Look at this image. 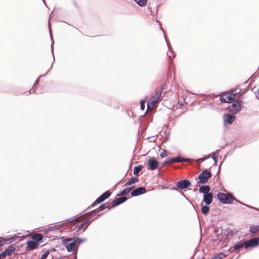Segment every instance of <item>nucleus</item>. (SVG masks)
<instances>
[{"instance_id": "1", "label": "nucleus", "mask_w": 259, "mask_h": 259, "mask_svg": "<svg viewBox=\"0 0 259 259\" xmlns=\"http://www.w3.org/2000/svg\"><path fill=\"white\" fill-rule=\"evenodd\" d=\"M82 241L79 239L73 240L71 238L65 239L63 240V242L65 246L68 251H72L75 249L76 244L77 243H80Z\"/></svg>"}, {"instance_id": "2", "label": "nucleus", "mask_w": 259, "mask_h": 259, "mask_svg": "<svg viewBox=\"0 0 259 259\" xmlns=\"http://www.w3.org/2000/svg\"><path fill=\"white\" fill-rule=\"evenodd\" d=\"M160 95L161 94L157 92L153 97H152L150 101L147 104L148 111H151L157 106V103L160 99Z\"/></svg>"}, {"instance_id": "3", "label": "nucleus", "mask_w": 259, "mask_h": 259, "mask_svg": "<svg viewBox=\"0 0 259 259\" xmlns=\"http://www.w3.org/2000/svg\"><path fill=\"white\" fill-rule=\"evenodd\" d=\"M218 198L220 202L226 204L232 203L234 199L231 195L223 193H219L218 194Z\"/></svg>"}, {"instance_id": "4", "label": "nucleus", "mask_w": 259, "mask_h": 259, "mask_svg": "<svg viewBox=\"0 0 259 259\" xmlns=\"http://www.w3.org/2000/svg\"><path fill=\"white\" fill-rule=\"evenodd\" d=\"M235 93L233 91L228 92L223 94L221 98V100L224 102L230 103L235 98Z\"/></svg>"}, {"instance_id": "5", "label": "nucleus", "mask_w": 259, "mask_h": 259, "mask_svg": "<svg viewBox=\"0 0 259 259\" xmlns=\"http://www.w3.org/2000/svg\"><path fill=\"white\" fill-rule=\"evenodd\" d=\"M211 174L210 171L205 170L203 171L199 176V182L201 183H205L207 182L208 178H210Z\"/></svg>"}, {"instance_id": "6", "label": "nucleus", "mask_w": 259, "mask_h": 259, "mask_svg": "<svg viewBox=\"0 0 259 259\" xmlns=\"http://www.w3.org/2000/svg\"><path fill=\"white\" fill-rule=\"evenodd\" d=\"M147 165L149 169L154 170L158 167L159 162L155 158L151 157L147 161Z\"/></svg>"}, {"instance_id": "7", "label": "nucleus", "mask_w": 259, "mask_h": 259, "mask_svg": "<svg viewBox=\"0 0 259 259\" xmlns=\"http://www.w3.org/2000/svg\"><path fill=\"white\" fill-rule=\"evenodd\" d=\"M229 110L233 114L237 113L241 110V103L238 101L235 102L231 106L229 107Z\"/></svg>"}, {"instance_id": "8", "label": "nucleus", "mask_w": 259, "mask_h": 259, "mask_svg": "<svg viewBox=\"0 0 259 259\" xmlns=\"http://www.w3.org/2000/svg\"><path fill=\"white\" fill-rule=\"evenodd\" d=\"M224 122L225 125L231 124L235 120V117L231 114H224L223 116Z\"/></svg>"}, {"instance_id": "9", "label": "nucleus", "mask_w": 259, "mask_h": 259, "mask_svg": "<svg viewBox=\"0 0 259 259\" xmlns=\"http://www.w3.org/2000/svg\"><path fill=\"white\" fill-rule=\"evenodd\" d=\"M259 244V239L257 238H253L245 242V247L247 248L250 247H253Z\"/></svg>"}, {"instance_id": "10", "label": "nucleus", "mask_w": 259, "mask_h": 259, "mask_svg": "<svg viewBox=\"0 0 259 259\" xmlns=\"http://www.w3.org/2000/svg\"><path fill=\"white\" fill-rule=\"evenodd\" d=\"M190 184L191 183L189 181L184 180L179 181L177 183V186L180 189H185L188 188L190 186Z\"/></svg>"}, {"instance_id": "11", "label": "nucleus", "mask_w": 259, "mask_h": 259, "mask_svg": "<svg viewBox=\"0 0 259 259\" xmlns=\"http://www.w3.org/2000/svg\"><path fill=\"white\" fill-rule=\"evenodd\" d=\"M146 192V189L144 187L138 188L132 192V196H138Z\"/></svg>"}, {"instance_id": "12", "label": "nucleus", "mask_w": 259, "mask_h": 259, "mask_svg": "<svg viewBox=\"0 0 259 259\" xmlns=\"http://www.w3.org/2000/svg\"><path fill=\"white\" fill-rule=\"evenodd\" d=\"M110 195V193L107 191L100 196L95 201V203H99L103 201L104 200L108 198Z\"/></svg>"}, {"instance_id": "13", "label": "nucleus", "mask_w": 259, "mask_h": 259, "mask_svg": "<svg viewBox=\"0 0 259 259\" xmlns=\"http://www.w3.org/2000/svg\"><path fill=\"white\" fill-rule=\"evenodd\" d=\"M39 245L38 242L34 240L29 241L27 242V248L29 250H32L38 247Z\"/></svg>"}, {"instance_id": "14", "label": "nucleus", "mask_w": 259, "mask_h": 259, "mask_svg": "<svg viewBox=\"0 0 259 259\" xmlns=\"http://www.w3.org/2000/svg\"><path fill=\"white\" fill-rule=\"evenodd\" d=\"M203 201L207 205L210 204L212 201V194L210 193L204 195Z\"/></svg>"}, {"instance_id": "15", "label": "nucleus", "mask_w": 259, "mask_h": 259, "mask_svg": "<svg viewBox=\"0 0 259 259\" xmlns=\"http://www.w3.org/2000/svg\"><path fill=\"white\" fill-rule=\"evenodd\" d=\"M210 191V188L208 186H202L199 188V191L201 193L204 194V195H206V194H209V191Z\"/></svg>"}, {"instance_id": "16", "label": "nucleus", "mask_w": 259, "mask_h": 259, "mask_svg": "<svg viewBox=\"0 0 259 259\" xmlns=\"http://www.w3.org/2000/svg\"><path fill=\"white\" fill-rule=\"evenodd\" d=\"M42 238H43L42 235L41 234H37L34 235L32 237V240L36 242H38V241L42 240Z\"/></svg>"}, {"instance_id": "17", "label": "nucleus", "mask_w": 259, "mask_h": 259, "mask_svg": "<svg viewBox=\"0 0 259 259\" xmlns=\"http://www.w3.org/2000/svg\"><path fill=\"white\" fill-rule=\"evenodd\" d=\"M186 161L187 160L184 159H181L179 157H176V158H171L170 160H169L168 162L175 163V162H184V161Z\"/></svg>"}, {"instance_id": "18", "label": "nucleus", "mask_w": 259, "mask_h": 259, "mask_svg": "<svg viewBox=\"0 0 259 259\" xmlns=\"http://www.w3.org/2000/svg\"><path fill=\"white\" fill-rule=\"evenodd\" d=\"M201 209L203 214H206L209 212V207L207 206L201 204Z\"/></svg>"}, {"instance_id": "19", "label": "nucleus", "mask_w": 259, "mask_h": 259, "mask_svg": "<svg viewBox=\"0 0 259 259\" xmlns=\"http://www.w3.org/2000/svg\"><path fill=\"white\" fill-rule=\"evenodd\" d=\"M144 167L143 165H139L136 166L134 169V174L135 175H137Z\"/></svg>"}, {"instance_id": "20", "label": "nucleus", "mask_w": 259, "mask_h": 259, "mask_svg": "<svg viewBox=\"0 0 259 259\" xmlns=\"http://www.w3.org/2000/svg\"><path fill=\"white\" fill-rule=\"evenodd\" d=\"M140 6H144L146 5V0H134Z\"/></svg>"}, {"instance_id": "21", "label": "nucleus", "mask_w": 259, "mask_h": 259, "mask_svg": "<svg viewBox=\"0 0 259 259\" xmlns=\"http://www.w3.org/2000/svg\"><path fill=\"white\" fill-rule=\"evenodd\" d=\"M126 200V198L125 197H120L118 198L116 201V205L120 204L123 202H124Z\"/></svg>"}, {"instance_id": "22", "label": "nucleus", "mask_w": 259, "mask_h": 259, "mask_svg": "<svg viewBox=\"0 0 259 259\" xmlns=\"http://www.w3.org/2000/svg\"><path fill=\"white\" fill-rule=\"evenodd\" d=\"M243 246L245 247V242H244V243H240L239 244H237L235 245H234V248L237 249H239V248H242Z\"/></svg>"}, {"instance_id": "23", "label": "nucleus", "mask_w": 259, "mask_h": 259, "mask_svg": "<svg viewBox=\"0 0 259 259\" xmlns=\"http://www.w3.org/2000/svg\"><path fill=\"white\" fill-rule=\"evenodd\" d=\"M250 231L252 233H254L257 231H259V226H258L257 227H251L250 229Z\"/></svg>"}, {"instance_id": "24", "label": "nucleus", "mask_w": 259, "mask_h": 259, "mask_svg": "<svg viewBox=\"0 0 259 259\" xmlns=\"http://www.w3.org/2000/svg\"><path fill=\"white\" fill-rule=\"evenodd\" d=\"M49 254V251H47V252H45L44 254H42V255L40 257V259H46L48 257Z\"/></svg>"}, {"instance_id": "25", "label": "nucleus", "mask_w": 259, "mask_h": 259, "mask_svg": "<svg viewBox=\"0 0 259 259\" xmlns=\"http://www.w3.org/2000/svg\"><path fill=\"white\" fill-rule=\"evenodd\" d=\"M146 101L145 100L141 101V109L144 110L145 108V104Z\"/></svg>"}, {"instance_id": "26", "label": "nucleus", "mask_w": 259, "mask_h": 259, "mask_svg": "<svg viewBox=\"0 0 259 259\" xmlns=\"http://www.w3.org/2000/svg\"><path fill=\"white\" fill-rule=\"evenodd\" d=\"M13 251V250L11 248V249L6 250L4 252H7V255H10L12 253Z\"/></svg>"}, {"instance_id": "27", "label": "nucleus", "mask_w": 259, "mask_h": 259, "mask_svg": "<svg viewBox=\"0 0 259 259\" xmlns=\"http://www.w3.org/2000/svg\"><path fill=\"white\" fill-rule=\"evenodd\" d=\"M7 252H4L0 254V259L3 258L7 256Z\"/></svg>"}, {"instance_id": "28", "label": "nucleus", "mask_w": 259, "mask_h": 259, "mask_svg": "<svg viewBox=\"0 0 259 259\" xmlns=\"http://www.w3.org/2000/svg\"><path fill=\"white\" fill-rule=\"evenodd\" d=\"M216 257H220V259L223 258L224 257H225V254L223 253H220L218 254V255L214 256Z\"/></svg>"}, {"instance_id": "29", "label": "nucleus", "mask_w": 259, "mask_h": 259, "mask_svg": "<svg viewBox=\"0 0 259 259\" xmlns=\"http://www.w3.org/2000/svg\"><path fill=\"white\" fill-rule=\"evenodd\" d=\"M136 182V179H132L131 180H130L128 182V185H131L133 183H134L135 182Z\"/></svg>"}, {"instance_id": "30", "label": "nucleus", "mask_w": 259, "mask_h": 259, "mask_svg": "<svg viewBox=\"0 0 259 259\" xmlns=\"http://www.w3.org/2000/svg\"><path fill=\"white\" fill-rule=\"evenodd\" d=\"M160 156L162 157H164L166 156V153L164 151H163L162 152H161L160 153Z\"/></svg>"}, {"instance_id": "31", "label": "nucleus", "mask_w": 259, "mask_h": 259, "mask_svg": "<svg viewBox=\"0 0 259 259\" xmlns=\"http://www.w3.org/2000/svg\"><path fill=\"white\" fill-rule=\"evenodd\" d=\"M211 259H220V257H212Z\"/></svg>"}, {"instance_id": "32", "label": "nucleus", "mask_w": 259, "mask_h": 259, "mask_svg": "<svg viewBox=\"0 0 259 259\" xmlns=\"http://www.w3.org/2000/svg\"><path fill=\"white\" fill-rule=\"evenodd\" d=\"M2 242V238H0V244L1 245H2V244L1 243Z\"/></svg>"}, {"instance_id": "33", "label": "nucleus", "mask_w": 259, "mask_h": 259, "mask_svg": "<svg viewBox=\"0 0 259 259\" xmlns=\"http://www.w3.org/2000/svg\"><path fill=\"white\" fill-rule=\"evenodd\" d=\"M257 96H258V97L259 98V90H258V92H257Z\"/></svg>"}, {"instance_id": "34", "label": "nucleus", "mask_w": 259, "mask_h": 259, "mask_svg": "<svg viewBox=\"0 0 259 259\" xmlns=\"http://www.w3.org/2000/svg\"><path fill=\"white\" fill-rule=\"evenodd\" d=\"M198 161H201L202 160L201 159H199Z\"/></svg>"}]
</instances>
